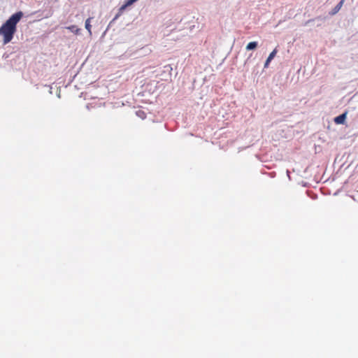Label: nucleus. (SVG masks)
<instances>
[{"label": "nucleus", "mask_w": 358, "mask_h": 358, "mask_svg": "<svg viewBox=\"0 0 358 358\" xmlns=\"http://www.w3.org/2000/svg\"><path fill=\"white\" fill-rule=\"evenodd\" d=\"M23 13L21 11L12 15L0 27V36H3L4 45L10 43L17 30V24L20 22Z\"/></svg>", "instance_id": "nucleus-1"}, {"label": "nucleus", "mask_w": 358, "mask_h": 358, "mask_svg": "<svg viewBox=\"0 0 358 358\" xmlns=\"http://www.w3.org/2000/svg\"><path fill=\"white\" fill-rule=\"evenodd\" d=\"M278 50L276 48H275L268 55V58L266 59L265 63H264V68H267L269 65V63L275 57Z\"/></svg>", "instance_id": "nucleus-2"}, {"label": "nucleus", "mask_w": 358, "mask_h": 358, "mask_svg": "<svg viewBox=\"0 0 358 358\" xmlns=\"http://www.w3.org/2000/svg\"><path fill=\"white\" fill-rule=\"evenodd\" d=\"M345 0H341L329 13L331 15L336 14L342 8Z\"/></svg>", "instance_id": "nucleus-3"}, {"label": "nucleus", "mask_w": 358, "mask_h": 358, "mask_svg": "<svg viewBox=\"0 0 358 358\" xmlns=\"http://www.w3.org/2000/svg\"><path fill=\"white\" fill-rule=\"evenodd\" d=\"M258 45V43L256 41H252V42H250L245 47V49L247 50H254L255 49Z\"/></svg>", "instance_id": "nucleus-4"}, {"label": "nucleus", "mask_w": 358, "mask_h": 358, "mask_svg": "<svg viewBox=\"0 0 358 358\" xmlns=\"http://www.w3.org/2000/svg\"><path fill=\"white\" fill-rule=\"evenodd\" d=\"M345 114H342L335 118V122L337 124H343L345 120Z\"/></svg>", "instance_id": "nucleus-5"}, {"label": "nucleus", "mask_w": 358, "mask_h": 358, "mask_svg": "<svg viewBox=\"0 0 358 358\" xmlns=\"http://www.w3.org/2000/svg\"><path fill=\"white\" fill-rule=\"evenodd\" d=\"M66 29L76 34H78L80 31V29L76 25H71V26L67 27Z\"/></svg>", "instance_id": "nucleus-6"}, {"label": "nucleus", "mask_w": 358, "mask_h": 358, "mask_svg": "<svg viewBox=\"0 0 358 358\" xmlns=\"http://www.w3.org/2000/svg\"><path fill=\"white\" fill-rule=\"evenodd\" d=\"M90 18H88L85 21V29L88 31L89 34L92 35V31H91V24H90Z\"/></svg>", "instance_id": "nucleus-7"}, {"label": "nucleus", "mask_w": 358, "mask_h": 358, "mask_svg": "<svg viewBox=\"0 0 358 358\" xmlns=\"http://www.w3.org/2000/svg\"><path fill=\"white\" fill-rule=\"evenodd\" d=\"M137 0H127L126 1V6H131L133 3H134L135 2H136Z\"/></svg>", "instance_id": "nucleus-8"}, {"label": "nucleus", "mask_w": 358, "mask_h": 358, "mask_svg": "<svg viewBox=\"0 0 358 358\" xmlns=\"http://www.w3.org/2000/svg\"><path fill=\"white\" fill-rule=\"evenodd\" d=\"M128 6H126V2H125V3H124V5H122V6L120 8V9H119L120 13H122V11H123L124 10H125V9H126V8H127Z\"/></svg>", "instance_id": "nucleus-9"}, {"label": "nucleus", "mask_w": 358, "mask_h": 358, "mask_svg": "<svg viewBox=\"0 0 358 358\" xmlns=\"http://www.w3.org/2000/svg\"><path fill=\"white\" fill-rule=\"evenodd\" d=\"M121 13L119 12V13L117 15H116V16L115 17V18L113 19V20H115L116 19H117L120 16Z\"/></svg>", "instance_id": "nucleus-10"}, {"label": "nucleus", "mask_w": 358, "mask_h": 358, "mask_svg": "<svg viewBox=\"0 0 358 358\" xmlns=\"http://www.w3.org/2000/svg\"><path fill=\"white\" fill-rule=\"evenodd\" d=\"M142 113V112H141V111H138V112L136 113V115H139V113Z\"/></svg>", "instance_id": "nucleus-11"}]
</instances>
